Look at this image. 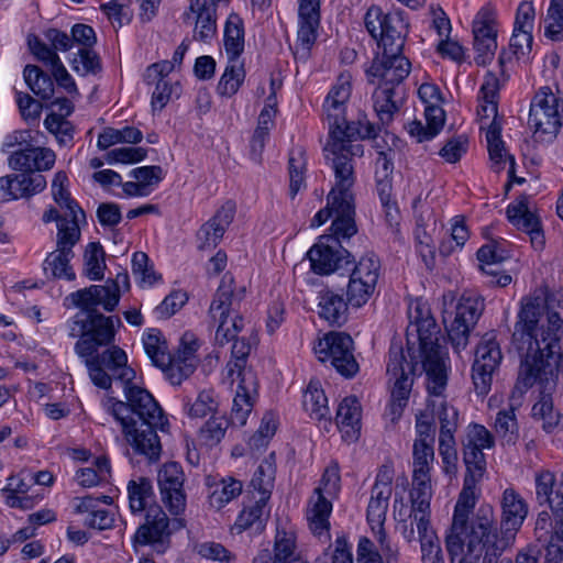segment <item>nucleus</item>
Instances as JSON below:
<instances>
[{
  "mask_svg": "<svg viewBox=\"0 0 563 563\" xmlns=\"http://www.w3.org/2000/svg\"><path fill=\"white\" fill-rule=\"evenodd\" d=\"M493 427L503 443L515 444L518 441L519 426L512 406L497 412Z\"/></svg>",
  "mask_w": 563,
  "mask_h": 563,
  "instance_id": "obj_54",
  "label": "nucleus"
},
{
  "mask_svg": "<svg viewBox=\"0 0 563 563\" xmlns=\"http://www.w3.org/2000/svg\"><path fill=\"white\" fill-rule=\"evenodd\" d=\"M244 288L234 292L233 279L224 276L210 306L211 318L218 322L216 340L220 344L233 341L244 327L243 318L234 312L231 307L234 300H241Z\"/></svg>",
  "mask_w": 563,
  "mask_h": 563,
  "instance_id": "obj_9",
  "label": "nucleus"
},
{
  "mask_svg": "<svg viewBox=\"0 0 563 563\" xmlns=\"http://www.w3.org/2000/svg\"><path fill=\"white\" fill-rule=\"evenodd\" d=\"M289 191L295 197L305 187L306 156L300 147L292 148L289 154Z\"/></svg>",
  "mask_w": 563,
  "mask_h": 563,
  "instance_id": "obj_62",
  "label": "nucleus"
},
{
  "mask_svg": "<svg viewBox=\"0 0 563 563\" xmlns=\"http://www.w3.org/2000/svg\"><path fill=\"white\" fill-rule=\"evenodd\" d=\"M499 90L498 78L492 74H486L478 95L477 117L481 130L485 132L494 125H501L498 120L497 97Z\"/></svg>",
  "mask_w": 563,
  "mask_h": 563,
  "instance_id": "obj_31",
  "label": "nucleus"
},
{
  "mask_svg": "<svg viewBox=\"0 0 563 563\" xmlns=\"http://www.w3.org/2000/svg\"><path fill=\"white\" fill-rule=\"evenodd\" d=\"M501 258L500 253L494 244L483 245L477 251V260L482 272L492 277V284L506 287L511 283V276L500 272L498 264Z\"/></svg>",
  "mask_w": 563,
  "mask_h": 563,
  "instance_id": "obj_45",
  "label": "nucleus"
},
{
  "mask_svg": "<svg viewBox=\"0 0 563 563\" xmlns=\"http://www.w3.org/2000/svg\"><path fill=\"white\" fill-rule=\"evenodd\" d=\"M26 43L35 59L49 70L56 85L65 90L71 98L78 97L79 91L75 79L63 64L58 54L49 48L48 45L35 34H29Z\"/></svg>",
  "mask_w": 563,
  "mask_h": 563,
  "instance_id": "obj_22",
  "label": "nucleus"
},
{
  "mask_svg": "<svg viewBox=\"0 0 563 563\" xmlns=\"http://www.w3.org/2000/svg\"><path fill=\"white\" fill-rule=\"evenodd\" d=\"M142 345L152 364L165 375V369L169 366L170 353L163 332L156 328L145 329L142 334Z\"/></svg>",
  "mask_w": 563,
  "mask_h": 563,
  "instance_id": "obj_39",
  "label": "nucleus"
},
{
  "mask_svg": "<svg viewBox=\"0 0 563 563\" xmlns=\"http://www.w3.org/2000/svg\"><path fill=\"white\" fill-rule=\"evenodd\" d=\"M121 325L118 317H107L99 312H90L86 319L81 314H76L69 322V335L80 336L75 345L76 353L88 361H100L106 351L95 356L98 347L108 345L114 340L115 327Z\"/></svg>",
  "mask_w": 563,
  "mask_h": 563,
  "instance_id": "obj_5",
  "label": "nucleus"
},
{
  "mask_svg": "<svg viewBox=\"0 0 563 563\" xmlns=\"http://www.w3.org/2000/svg\"><path fill=\"white\" fill-rule=\"evenodd\" d=\"M87 368L90 379L100 388L109 389L112 378L122 383L126 398L123 404L129 408L128 420L131 424L137 423L134 419L136 416L142 424L166 430L168 421L157 401L146 389L133 384L136 373L128 365V356L122 349L111 346L100 361H88Z\"/></svg>",
  "mask_w": 563,
  "mask_h": 563,
  "instance_id": "obj_3",
  "label": "nucleus"
},
{
  "mask_svg": "<svg viewBox=\"0 0 563 563\" xmlns=\"http://www.w3.org/2000/svg\"><path fill=\"white\" fill-rule=\"evenodd\" d=\"M168 526L169 521L163 509L159 506H150L145 523L135 533V541L140 544L161 542L168 534Z\"/></svg>",
  "mask_w": 563,
  "mask_h": 563,
  "instance_id": "obj_36",
  "label": "nucleus"
},
{
  "mask_svg": "<svg viewBox=\"0 0 563 563\" xmlns=\"http://www.w3.org/2000/svg\"><path fill=\"white\" fill-rule=\"evenodd\" d=\"M313 351L319 361L330 362L342 376L353 377L358 372V364L353 354V340L346 333L325 334L314 344Z\"/></svg>",
  "mask_w": 563,
  "mask_h": 563,
  "instance_id": "obj_15",
  "label": "nucleus"
},
{
  "mask_svg": "<svg viewBox=\"0 0 563 563\" xmlns=\"http://www.w3.org/2000/svg\"><path fill=\"white\" fill-rule=\"evenodd\" d=\"M354 183L355 173L353 172V181L351 186H349L346 195L343 192H336L333 195L336 189V175L334 174V185L328 195L327 207L314 214L310 225L319 228L334 214L335 218L331 225L333 234L342 236L343 239L354 235L356 233V225L354 221Z\"/></svg>",
  "mask_w": 563,
  "mask_h": 563,
  "instance_id": "obj_11",
  "label": "nucleus"
},
{
  "mask_svg": "<svg viewBox=\"0 0 563 563\" xmlns=\"http://www.w3.org/2000/svg\"><path fill=\"white\" fill-rule=\"evenodd\" d=\"M109 506L112 498L108 495L99 497L85 496L76 498L74 501L75 511L77 514L87 515L85 523L91 528L104 530L112 527L114 515L109 509L100 506V504Z\"/></svg>",
  "mask_w": 563,
  "mask_h": 563,
  "instance_id": "obj_30",
  "label": "nucleus"
},
{
  "mask_svg": "<svg viewBox=\"0 0 563 563\" xmlns=\"http://www.w3.org/2000/svg\"><path fill=\"white\" fill-rule=\"evenodd\" d=\"M484 475L466 473L463 489L454 507L452 525L445 534L448 540L473 541L477 536L478 542H489L493 521L487 517L477 516L468 521V516L476 504V485Z\"/></svg>",
  "mask_w": 563,
  "mask_h": 563,
  "instance_id": "obj_4",
  "label": "nucleus"
},
{
  "mask_svg": "<svg viewBox=\"0 0 563 563\" xmlns=\"http://www.w3.org/2000/svg\"><path fill=\"white\" fill-rule=\"evenodd\" d=\"M424 118L426 125L420 121H412L407 125L409 135L420 143L430 141L440 133L445 122V113L434 109L431 114H424Z\"/></svg>",
  "mask_w": 563,
  "mask_h": 563,
  "instance_id": "obj_50",
  "label": "nucleus"
},
{
  "mask_svg": "<svg viewBox=\"0 0 563 563\" xmlns=\"http://www.w3.org/2000/svg\"><path fill=\"white\" fill-rule=\"evenodd\" d=\"M271 507L268 501L256 498L253 495L249 504H246L236 517L232 530L242 533L246 530L260 532L264 529L269 517Z\"/></svg>",
  "mask_w": 563,
  "mask_h": 563,
  "instance_id": "obj_34",
  "label": "nucleus"
},
{
  "mask_svg": "<svg viewBox=\"0 0 563 563\" xmlns=\"http://www.w3.org/2000/svg\"><path fill=\"white\" fill-rule=\"evenodd\" d=\"M406 353L400 346L391 345L388 354L386 372L391 386V399L387 407V416L393 422L402 415L409 399L413 377L420 368L419 356L412 358L408 350Z\"/></svg>",
  "mask_w": 563,
  "mask_h": 563,
  "instance_id": "obj_7",
  "label": "nucleus"
},
{
  "mask_svg": "<svg viewBox=\"0 0 563 563\" xmlns=\"http://www.w3.org/2000/svg\"><path fill=\"white\" fill-rule=\"evenodd\" d=\"M4 504L10 508L22 510L32 509L43 496L33 487L32 473L21 471L7 479L5 486L1 489Z\"/></svg>",
  "mask_w": 563,
  "mask_h": 563,
  "instance_id": "obj_27",
  "label": "nucleus"
},
{
  "mask_svg": "<svg viewBox=\"0 0 563 563\" xmlns=\"http://www.w3.org/2000/svg\"><path fill=\"white\" fill-rule=\"evenodd\" d=\"M482 310L483 302L477 297L463 296L456 301L452 291L442 295V322L455 352L460 353L467 346L470 333Z\"/></svg>",
  "mask_w": 563,
  "mask_h": 563,
  "instance_id": "obj_6",
  "label": "nucleus"
},
{
  "mask_svg": "<svg viewBox=\"0 0 563 563\" xmlns=\"http://www.w3.org/2000/svg\"><path fill=\"white\" fill-rule=\"evenodd\" d=\"M364 23L383 51L401 53L408 33V24L401 13H385L379 7H371L365 14Z\"/></svg>",
  "mask_w": 563,
  "mask_h": 563,
  "instance_id": "obj_12",
  "label": "nucleus"
},
{
  "mask_svg": "<svg viewBox=\"0 0 563 563\" xmlns=\"http://www.w3.org/2000/svg\"><path fill=\"white\" fill-rule=\"evenodd\" d=\"M339 235H322L308 251L311 269L318 275H330L338 271L347 252Z\"/></svg>",
  "mask_w": 563,
  "mask_h": 563,
  "instance_id": "obj_24",
  "label": "nucleus"
},
{
  "mask_svg": "<svg viewBox=\"0 0 563 563\" xmlns=\"http://www.w3.org/2000/svg\"><path fill=\"white\" fill-rule=\"evenodd\" d=\"M562 99L550 87H541L534 95L529 111L528 125L536 142H553L561 128Z\"/></svg>",
  "mask_w": 563,
  "mask_h": 563,
  "instance_id": "obj_8",
  "label": "nucleus"
},
{
  "mask_svg": "<svg viewBox=\"0 0 563 563\" xmlns=\"http://www.w3.org/2000/svg\"><path fill=\"white\" fill-rule=\"evenodd\" d=\"M347 298L332 290L323 289L318 297V313L320 318L333 325H342L349 316Z\"/></svg>",
  "mask_w": 563,
  "mask_h": 563,
  "instance_id": "obj_37",
  "label": "nucleus"
},
{
  "mask_svg": "<svg viewBox=\"0 0 563 563\" xmlns=\"http://www.w3.org/2000/svg\"><path fill=\"white\" fill-rule=\"evenodd\" d=\"M411 64L401 53L383 51L371 65L367 75L373 84L382 87L399 85L410 73Z\"/></svg>",
  "mask_w": 563,
  "mask_h": 563,
  "instance_id": "obj_25",
  "label": "nucleus"
},
{
  "mask_svg": "<svg viewBox=\"0 0 563 563\" xmlns=\"http://www.w3.org/2000/svg\"><path fill=\"white\" fill-rule=\"evenodd\" d=\"M395 88L378 86L374 92V109L380 121L387 123L398 110V101L395 99Z\"/></svg>",
  "mask_w": 563,
  "mask_h": 563,
  "instance_id": "obj_61",
  "label": "nucleus"
},
{
  "mask_svg": "<svg viewBox=\"0 0 563 563\" xmlns=\"http://www.w3.org/2000/svg\"><path fill=\"white\" fill-rule=\"evenodd\" d=\"M393 471L384 466L379 470L372 488L367 507V521L383 551H391L384 529L389 498L391 496Z\"/></svg>",
  "mask_w": 563,
  "mask_h": 563,
  "instance_id": "obj_17",
  "label": "nucleus"
},
{
  "mask_svg": "<svg viewBox=\"0 0 563 563\" xmlns=\"http://www.w3.org/2000/svg\"><path fill=\"white\" fill-rule=\"evenodd\" d=\"M184 481L183 468L176 462L165 463L158 471L157 482L162 500L173 515L183 514L186 508Z\"/></svg>",
  "mask_w": 563,
  "mask_h": 563,
  "instance_id": "obj_26",
  "label": "nucleus"
},
{
  "mask_svg": "<svg viewBox=\"0 0 563 563\" xmlns=\"http://www.w3.org/2000/svg\"><path fill=\"white\" fill-rule=\"evenodd\" d=\"M218 401L212 389L201 390L194 401L187 400L185 409L190 418H205L214 413Z\"/></svg>",
  "mask_w": 563,
  "mask_h": 563,
  "instance_id": "obj_63",
  "label": "nucleus"
},
{
  "mask_svg": "<svg viewBox=\"0 0 563 563\" xmlns=\"http://www.w3.org/2000/svg\"><path fill=\"white\" fill-rule=\"evenodd\" d=\"M23 78L34 95L43 100H49L55 92V85L52 75H47L36 65H26L23 70Z\"/></svg>",
  "mask_w": 563,
  "mask_h": 563,
  "instance_id": "obj_51",
  "label": "nucleus"
},
{
  "mask_svg": "<svg viewBox=\"0 0 563 563\" xmlns=\"http://www.w3.org/2000/svg\"><path fill=\"white\" fill-rule=\"evenodd\" d=\"M500 361L501 351L498 342L492 335H485L476 349L472 368V378L477 394L488 393L493 373L499 366Z\"/></svg>",
  "mask_w": 563,
  "mask_h": 563,
  "instance_id": "obj_23",
  "label": "nucleus"
},
{
  "mask_svg": "<svg viewBox=\"0 0 563 563\" xmlns=\"http://www.w3.org/2000/svg\"><path fill=\"white\" fill-rule=\"evenodd\" d=\"M102 408L120 422L128 443L135 452L156 460L161 453V443L154 426L130 423L128 420L129 408L121 400L113 397H106L102 400Z\"/></svg>",
  "mask_w": 563,
  "mask_h": 563,
  "instance_id": "obj_10",
  "label": "nucleus"
},
{
  "mask_svg": "<svg viewBox=\"0 0 563 563\" xmlns=\"http://www.w3.org/2000/svg\"><path fill=\"white\" fill-rule=\"evenodd\" d=\"M544 36L553 42L563 41V0H550L543 18Z\"/></svg>",
  "mask_w": 563,
  "mask_h": 563,
  "instance_id": "obj_58",
  "label": "nucleus"
},
{
  "mask_svg": "<svg viewBox=\"0 0 563 563\" xmlns=\"http://www.w3.org/2000/svg\"><path fill=\"white\" fill-rule=\"evenodd\" d=\"M362 408L360 401L354 396L345 397L336 410V426L341 432L342 439L352 443L355 442L361 433Z\"/></svg>",
  "mask_w": 563,
  "mask_h": 563,
  "instance_id": "obj_32",
  "label": "nucleus"
},
{
  "mask_svg": "<svg viewBox=\"0 0 563 563\" xmlns=\"http://www.w3.org/2000/svg\"><path fill=\"white\" fill-rule=\"evenodd\" d=\"M144 80L150 86H155L152 92L151 107L153 112L162 111L173 97H179L180 86L177 81H172L168 75H158L157 78L148 77V67L144 74Z\"/></svg>",
  "mask_w": 563,
  "mask_h": 563,
  "instance_id": "obj_43",
  "label": "nucleus"
},
{
  "mask_svg": "<svg viewBox=\"0 0 563 563\" xmlns=\"http://www.w3.org/2000/svg\"><path fill=\"white\" fill-rule=\"evenodd\" d=\"M209 489V505L220 510L242 494L243 484L240 479L225 476L210 484Z\"/></svg>",
  "mask_w": 563,
  "mask_h": 563,
  "instance_id": "obj_44",
  "label": "nucleus"
},
{
  "mask_svg": "<svg viewBox=\"0 0 563 563\" xmlns=\"http://www.w3.org/2000/svg\"><path fill=\"white\" fill-rule=\"evenodd\" d=\"M225 377L231 380V384L238 379L231 419L233 423L244 426L257 397V376L251 368H242L239 360L227 364Z\"/></svg>",
  "mask_w": 563,
  "mask_h": 563,
  "instance_id": "obj_16",
  "label": "nucleus"
},
{
  "mask_svg": "<svg viewBox=\"0 0 563 563\" xmlns=\"http://www.w3.org/2000/svg\"><path fill=\"white\" fill-rule=\"evenodd\" d=\"M408 351L412 358H420V373L426 374L428 407L440 420V431H456L457 410L446 401L445 390L451 369L450 357L440 344V328L430 306L421 298L408 303Z\"/></svg>",
  "mask_w": 563,
  "mask_h": 563,
  "instance_id": "obj_1",
  "label": "nucleus"
},
{
  "mask_svg": "<svg viewBox=\"0 0 563 563\" xmlns=\"http://www.w3.org/2000/svg\"><path fill=\"white\" fill-rule=\"evenodd\" d=\"M80 240V228L74 221H59L56 235V249L48 253L43 262L47 278L74 280L76 274L70 265L73 247Z\"/></svg>",
  "mask_w": 563,
  "mask_h": 563,
  "instance_id": "obj_13",
  "label": "nucleus"
},
{
  "mask_svg": "<svg viewBox=\"0 0 563 563\" xmlns=\"http://www.w3.org/2000/svg\"><path fill=\"white\" fill-rule=\"evenodd\" d=\"M473 541L448 540L445 544L452 563H478L489 542H478L477 536Z\"/></svg>",
  "mask_w": 563,
  "mask_h": 563,
  "instance_id": "obj_46",
  "label": "nucleus"
},
{
  "mask_svg": "<svg viewBox=\"0 0 563 563\" xmlns=\"http://www.w3.org/2000/svg\"><path fill=\"white\" fill-rule=\"evenodd\" d=\"M508 220L530 236L531 245L541 250L544 245V234L539 218L529 207V198L521 196L507 207Z\"/></svg>",
  "mask_w": 563,
  "mask_h": 563,
  "instance_id": "obj_28",
  "label": "nucleus"
},
{
  "mask_svg": "<svg viewBox=\"0 0 563 563\" xmlns=\"http://www.w3.org/2000/svg\"><path fill=\"white\" fill-rule=\"evenodd\" d=\"M417 532L421 545L422 563H444L440 540L434 530L430 527L426 530H417Z\"/></svg>",
  "mask_w": 563,
  "mask_h": 563,
  "instance_id": "obj_60",
  "label": "nucleus"
},
{
  "mask_svg": "<svg viewBox=\"0 0 563 563\" xmlns=\"http://www.w3.org/2000/svg\"><path fill=\"white\" fill-rule=\"evenodd\" d=\"M487 150L492 167L495 170L503 169L509 162L512 165V158L506 152L501 140V125H494L485 132Z\"/></svg>",
  "mask_w": 563,
  "mask_h": 563,
  "instance_id": "obj_55",
  "label": "nucleus"
},
{
  "mask_svg": "<svg viewBox=\"0 0 563 563\" xmlns=\"http://www.w3.org/2000/svg\"><path fill=\"white\" fill-rule=\"evenodd\" d=\"M235 205L231 201L223 203L214 216L200 227L197 232V247L210 250L216 247L222 240L224 232L233 221Z\"/></svg>",
  "mask_w": 563,
  "mask_h": 563,
  "instance_id": "obj_29",
  "label": "nucleus"
},
{
  "mask_svg": "<svg viewBox=\"0 0 563 563\" xmlns=\"http://www.w3.org/2000/svg\"><path fill=\"white\" fill-rule=\"evenodd\" d=\"M51 191L60 210H67L70 216V219H64L63 221H74L79 227L80 221L85 220V213L70 195L69 179L65 172L60 170L54 175Z\"/></svg>",
  "mask_w": 563,
  "mask_h": 563,
  "instance_id": "obj_38",
  "label": "nucleus"
},
{
  "mask_svg": "<svg viewBox=\"0 0 563 563\" xmlns=\"http://www.w3.org/2000/svg\"><path fill=\"white\" fill-rule=\"evenodd\" d=\"M187 19L195 20V38L207 41L214 36L217 31L216 12L207 7V0H191Z\"/></svg>",
  "mask_w": 563,
  "mask_h": 563,
  "instance_id": "obj_40",
  "label": "nucleus"
},
{
  "mask_svg": "<svg viewBox=\"0 0 563 563\" xmlns=\"http://www.w3.org/2000/svg\"><path fill=\"white\" fill-rule=\"evenodd\" d=\"M85 275L90 280H101L104 276L106 261L102 246L98 243H89L84 254Z\"/></svg>",
  "mask_w": 563,
  "mask_h": 563,
  "instance_id": "obj_59",
  "label": "nucleus"
},
{
  "mask_svg": "<svg viewBox=\"0 0 563 563\" xmlns=\"http://www.w3.org/2000/svg\"><path fill=\"white\" fill-rule=\"evenodd\" d=\"M45 129L52 133L59 145L67 146L74 139V126L63 115H57V112H52L46 115L44 120Z\"/></svg>",
  "mask_w": 563,
  "mask_h": 563,
  "instance_id": "obj_64",
  "label": "nucleus"
},
{
  "mask_svg": "<svg viewBox=\"0 0 563 563\" xmlns=\"http://www.w3.org/2000/svg\"><path fill=\"white\" fill-rule=\"evenodd\" d=\"M302 406L311 419L324 421V428L331 424L328 398L318 379H311L303 393Z\"/></svg>",
  "mask_w": 563,
  "mask_h": 563,
  "instance_id": "obj_41",
  "label": "nucleus"
},
{
  "mask_svg": "<svg viewBox=\"0 0 563 563\" xmlns=\"http://www.w3.org/2000/svg\"><path fill=\"white\" fill-rule=\"evenodd\" d=\"M56 161V155L53 150L48 147H32L24 151L14 152L10 158L9 164L16 170H48Z\"/></svg>",
  "mask_w": 563,
  "mask_h": 563,
  "instance_id": "obj_33",
  "label": "nucleus"
},
{
  "mask_svg": "<svg viewBox=\"0 0 563 563\" xmlns=\"http://www.w3.org/2000/svg\"><path fill=\"white\" fill-rule=\"evenodd\" d=\"M111 477V465L107 456H98L92 464L79 468L75 474V481L81 487H93L108 483Z\"/></svg>",
  "mask_w": 563,
  "mask_h": 563,
  "instance_id": "obj_47",
  "label": "nucleus"
},
{
  "mask_svg": "<svg viewBox=\"0 0 563 563\" xmlns=\"http://www.w3.org/2000/svg\"><path fill=\"white\" fill-rule=\"evenodd\" d=\"M296 537L290 531L277 530L274 543L273 563H299Z\"/></svg>",
  "mask_w": 563,
  "mask_h": 563,
  "instance_id": "obj_57",
  "label": "nucleus"
},
{
  "mask_svg": "<svg viewBox=\"0 0 563 563\" xmlns=\"http://www.w3.org/2000/svg\"><path fill=\"white\" fill-rule=\"evenodd\" d=\"M379 276L380 263L374 254H367L358 260L346 285V297L351 307L362 308L371 300Z\"/></svg>",
  "mask_w": 563,
  "mask_h": 563,
  "instance_id": "obj_18",
  "label": "nucleus"
},
{
  "mask_svg": "<svg viewBox=\"0 0 563 563\" xmlns=\"http://www.w3.org/2000/svg\"><path fill=\"white\" fill-rule=\"evenodd\" d=\"M130 508L133 512H141L148 507L153 497V486L145 477L131 479L128 484Z\"/></svg>",
  "mask_w": 563,
  "mask_h": 563,
  "instance_id": "obj_56",
  "label": "nucleus"
},
{
  "mask_svg": "<svg viewBox=\"0 0 563 563\" xmlns=\"http://www.w3.org/2000/svg\"><path fill=\"white\" fill-rule=\"evenodd\" d=\"M275 472V465L268 459L258 465L251 481V486L253 487L252 496L257 494L256 498L269 500L274 487Z\"/></svg>",
  "mask_w": 563,
  "mask_h": 563,
  "instance_id": "obj_53",
  "label": "nucleus"
},
{
  "mask_svg": "<svg viewBox=\"0 0 563 563\" xmlns=\"http://www.w3.org/2000/svg\"><path fill=\"white\" fill-rule=\"evenodd\" d=\"M433 496L431 479H412L409 493L410 507L402 497L396 495L394 500V517L398 521L413 519L417 530L430 528V504Z\"/></svg>",
  "mask_w": 563,
  "mask_h": 563,
  "instance_id": "obj_19",
  "label": "nucleus"
},
{
  "mask_svg": "<svg viewBox=\"0 0 563 563\" xmlns=\"http://www.w3.org/2000/svg\"><path fill=\"white\" fill-rule=\"evenodd\" d=\"M245 79L244 64L236 58H228L225 69L220 77L217 91L222 97L234 96Z\"/></svg>",
  "mask_w": 563,
  "mask_h": 563,
  "instance_id": "obj_48",
  "label": "nucleus"
},
{
  "mask_svg": "<svg viewBox=\"0 0 563 563\" xmlns=\"http://www.w3.org/2000/svg\"><path fill=\"white\" fill-rule=\"evenodd\" d=\"M495 439L490 431L478 423H471L466 427L462 439L463 462L466 473L485 475L486 457L484 450L494 448Z\"/></svg>",
  "mask_w": 563,
  "mask_h": 563,
  "instance_id": "obj_21",
  "label": "nucleus"
},
{
  "mask_svg": "<svg viewBox=\"0 0 563 563\" xmlns=\"http://www.w3.org/2000/svg\"><path fill=\"white\" fill-rule=\"evenodd\" d=\"M224 51L228 58L240 59L244 51L243 21L238 14H230L224 27Z\"/></svg>",
  "mask_w": 563,
  "mask_h": 563,
  "instance_id": "obj_49",
  "label": "nucleus"
},
{
  "mask_svg": "<svg viewBox=\"0 0 563 563\" xmlns=\"http://www.w3.org/2000/svg\"><path fill=\"white\" fill-rule=\"evenodd\" d=\"M331 498L322 494H314L309 500L307 519L313 534L322 536L329 531V517L332 511Z\"/></svg>",
  "mask_w": 563,
  "mask_h": 563,
  "instance_id": "obj_42",
  "label": "nucleus"
},
{
  "mask_svg": "<svg viewBox=\"0 0 563 563\" xmlns=\"http://www.w3.org/2000/svg\"><path fill=\"white\" fill-rule=\"evenodd\" d=\"M320 24V0H299L298 42L309 48L317 38Z\"/></svg>",
  "mask_w": 563,
  "mask_h": 563,
  "instance_id": "obj_35",
  "label": "nucleus"
},
{
  "mask_svg": "<svg viewBox=\"0 0 563 563\" xmlns=\"http://www.w3.org/2000/svg\"><path fill=\"white\" fill-rule=\"evenodd\" d=\"M352 92L351 76L341 74L323 102V114L329 125V140L324 146L325 158L336 175V192L346 195L353 181V157H361L364 148L357 137L374 136L371 125L356 128L346 121V107Z\"/></svg>",
  "mask_w": 563,
  "mask_h": 563,
  "instance_id": "obj_2",
  "label": "nucleus"
},
{
  "mask_svg": "<svg viewBox=\"0 0 563 563\" xmlns=\"http://www.w3.org/2000/svg\"><path fill=\"white\" fill-rule=\"evenodd\" d=\"M434 462L433 445L415 441L412 446V479H431Z\"/></svg>",
  "mask_w": 563,
  "mask_h": 563,
  "instance_id": "obj_52",
  "label": "nucleus"
},
{
  "mask_svg": "<svg viewBox=\"0 0 563 563\" xmlns=\"http://www.w3.org/2000/svg\"><path fill=\"white\" fill-rule=\"evenodd\" d=\"M200 345V340L194 332L186 331L180 335L177 349L170 354L169 366L165 369V378L172 385H180L196 371Z\"/></svg>",
  "mask_w": 563,
  "mask_h": 563,
  "instance_id": "obj_20",
  "label": "nucleus"
},
{
  "mask_svg": "<svg viewBox=\"0 0 563 563\" xmlns=\"http://www.w3.org/2000/svg\"><path fill=\"white\" fill-rule=\"evenodd\" d=\"M500 517L501 538L497 540L495 534L490 533V541L487 548L501 553L516 538L529 514V506L525 498L512 487L503 492Z\"/></svg>",
  "mask_w": 563,
  "mask_h": 563,
  "instance_id": "obj_14",
  "label": "nucleus"
}]
</instances>
